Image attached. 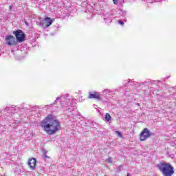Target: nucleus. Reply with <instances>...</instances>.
<instances>
[{
  "label": "nucleus",
  "instance_id": "2eb2a0df",
  "mask_svg": "<svg viewBox=\"0 0 176 176\" xmlns=\"http://www.w3.org/2000/svg\"><path fill=\"white\" fill-rule=\"evenodd\" d=\"M118 23L120 24L121 25H123V24H124V23H123V21H118Z\"/></svg>",
  "mask_w": 176,
  "mask_h": 176
},
{
  "label": "nucleus",
  "instance_id": "39448f33",
  "mask_svg": "<svg viewBox=\"0 0 176 176\" xmlns=\"http://www.w3.org/2000/svg\"><path fill=\"white\" fill-rule=\"evenodd\" d=\"M5 41L8 46H17L18 41L13 35L6 36Z\"/></svg>",
  "mask_w": 176,
  "mask_h": 176
},
{
  "label": "nucleus",
  "instance_id": "9d476101",
  "mask_svg": "<svg viewBox=\"0 0 176 176\" xmlns=\"http://www.w3.org/2000/svg\"><path fill=\"white\" fill-rule=\"evenodd\" d=\"M115 133L118 135V137H120V138H123V135L119 131H116Z\"/></svg>",
  "mask_w": 176,
  "mask_h": 176
},
{
  "label": "nucleus",
  "instance_id": "a211bd4d",
  "mask_svg": "<svg viewBox=\"0 0 176 176\" xmlns=\"http://www.w3.org/2000/svg\"><path fill=\"white\" fill-rule=\"evenodd\" d=\"M45 157H47V155H45Z\"/></svg>",
  "mask_w": 176,
  "mask_h": 176
},
{
  "label": "nucleus",
  "instance_id": "f257e3e1",
  "mask_svg": "<svg viewBox=\"0 0 176 176\" xmlns=\"http://www.w3.org/2000/svg\"><path fill=\"white\" fill-rule=\"evenodd\" d=\"M40 126L43 131L48 135H54L57 131L61 130V124L57 120L56 116L52 114H49L41 122Z\"/></svg>",
  "mask_w": 176,
  "mask_h": 176
},
{
  "label": "nucleus",
  "instance_id": "dca6fc26",
  "mask_svg": "<svg viewBox=\"0 0 176 176\" xmlns=\"http://www.w3.org/2000/svg\"><path fill=\"white\" fill-rule=\"evenodd\" d=\"M163 0H155V2H162Z\"/></svg>",
  "mask_w": 176,
  "mask_h": 176
},
{
  "label": "nucleus",
  "instance_id": "20e7f679",
  "mask_svg": "<svg viewBox=\"0 0 176 176\" xmlns=\"http://www.w3.org/2000/svg\"><path fill=\"white\" fill-rule=\"evenodd\" d=\"M13 34L18 43H21L25 41V34L22 30H16V31H13Z\"/></svg>",
  "mask_w": 176,
  "mask_h": 176
},
{
  "label": "nucleus",
  "instance_id": "9b49d317",
  "mask_svg": "<svg viewBox=\"0 0 176 176\" xmlns=\"http://www.w3.org/2000/svg\"><path fill=\"white\" fill-rule=\"evenodd\" d=\"M156 89L158 91H160V90H162V82H159L158 85H157Z\"/></svg>",
  "mask_w": 176,
  "mask_h": 176
},
{
  "label": "nucleus",
  "instance_id": "7ed1b4c3",
  "mask_svg": "<svg viewBox=\"0 0 176 176\" xmlns=\"http://www.w3.org/2000/svg\"><path fill=\"white\" fill-rule=\"evenodd\" d=\"M152 132H151V130L148 128H144L142 129V131L140 132L139 135V140L140 141H146V140H148V138L152 137Z\"/></svg>",
  "mask_w": 176,
  "mask_h": 176
},
{
  "label": "nucleus",
  "instance_id": "f3484780",
  "mask_svg": "<svg viewBox=\"0 0 176 176\" xmlns=\"http://www.w3.org/2000/svg\"><path fill=\"white\" fill-rule=\"evenodd\" d=\"M9 9H10V10L12 9V6H9Z\"/></svg>",
  "mask_w": 176,
  "mask_h": 176
},
{
  "label": "nucleus",
  "instance_id": "0eeeda50",
  "mask_svg": "<svg viewBox=\"0 0 176 176\" xmlns=\"http://www.w3.org/2000/svg\"><path fill=\"white\" fill-rule=\"evenodd\" d=\"M88 98L97 100L98 101H102V98L101 97V94L97 91H94L91 94H89L88 96Z\"/></svg>",
  "mask_w": 176,
  "mask_h": 176
},
{
  "label": "nucleus",
  "instance_id": "1a4fd4ad",
  "mask_svg": "<svg viewBox=\"0 0 176 176\" xmlns=\"http://www.w3.org/2000/svg\"><path fill=\"white\" fill-rule=\"evenodd\" d=\"M105 120L107 122H111V119H112V117H111V115L109 113H107L105 114Z\"/></svg>",
  "mask_w": 176,
  "mask_h": 176
},
{
  "label": "nucleus",
  "instance_id": "4468645a",
  "mask_svg": "<svg viewBox=\"0 0 176 176\" xmlns=\"http://www.w3.org/2000/svg\"><path fill=\"white\" fill-rule=\"evenodd\" d=\"M113 2L114 5H118V2H119V0H113Z\"/></svg>",
  "mask_w": 176,
  "mask_h": 176
},
{
  "label": "nucleus",
  "instance_id": "f8f14e48",
  "mask_svg": "<svg viewBox=\"0 0 176 176\" xmlns=\"http://www.w3.org/2000/svg\"><path fill=\"white\" fill-rule=\"evenodd\" d=\"M107 163H111L112 162V157H109L107 160H106Z\"/></svg>",
  "mask_w": 176,
  "mask_h": 176
},
{
  "label": "nucleus",
  "instance_id": "423d86ee",
  "mask_svg": "<svg viewBox=\"0 0 176 176\" xmlns=\"http://www.w3.org/2000/svg\"><path fill=\"white\" fill-rule=\"evenodd\" d=\"M51 24H53V21L50 17H45L40 22V25L43 28H47Z\"/></svg>",
  "mask_w": 176,
  "mask_h": 176
},
{
  "label": "nucleus",
  "instance_id": "ddd939ff",
  "mask_svg": "<svg viewBox=\"0 0 176 176\" xmlns=\"http://www.w3.org/2000/svg\"><path fill=\"white\" fill-rule=\"evenodd\" d=\"M66 102L67 103V104H71V99L70 98H67L66 99Z\"/></svg>",
  "mask_w": 176,
  "mask_h": 176
},
{
  "label": "nucleus",
  "instance_id": "6e6552de",
  "mask_svg": "<svg viewBox=\"0 0 176 176\" xmlns=\"http://www.w3.org/2000/svg\"><path fill=\"white\" fill-rule=\"evenodd\" d=\"M28 164L30 170H35V168H36V159L30 158L28 160Z\"/></svg>",
  "mask_w": 176,
  "mask_h": 176
},
{
  "label": "nucleus",
  "instance_id": "f03ea898",
  "mask_svg": "<svg viewBox=\"0 0 176 176\" xmlns=\"http://www.w3.org/2000/svg\"><path fill=\"white\" fill-rule=\"evenodd\" d=\"M162 176H173L174 175V167L170 163L160 162L156 166Z\"/></svg>",
  "mask_w": 176,
  "mask_h": 176
}]
</instances>
